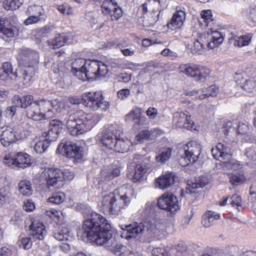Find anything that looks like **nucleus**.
<instances>
[{
    "label": "nucleus",
    "mask_w": 256,
    "mask_h": 256,
    "mask_svg": "<svg viewBox=\"0 0 256 256\" xmlns=\"http://www.w3.org/2000/svg\"><path fill=\"white\" fill-rule=\"evenodd\" d=\"M110 224L106 218L96 212H92L84 222L78 236L84 240L102 246L119 256H128L130 252L128 248L112 238Z\"/></svg>",
    "instance_id": "nucleus-1"
},
{
    "label": "nucleus",
    "mask_w": 256,
    "mask_h": 256,
    "mask_svg": "<svg viewBox=\"0 0 256 256\" xmlns=\"http://www.w3.org/2000/svg\"><path fill=\"white\" fill-rule=\"evenodd\" d=\"M18 59L22 65L20 70L21 80L26 86L30 85L32 78L35 74L38 62L39 54L38 52L29 48L20 50Z\"/></svg>",
    "instance_id": "nucleus-2"
},
{
    "label": "nucleus",
    "mask_w": 256,
    "mask_h": 256,
    "mask_svg": "<svg viewBox=\"0 0 256 256\" xmlns=\"http://www.w3.org/2000/svg\"><path fill=\"white\" fill-rule=\"evenodd\" d=\"M94 116L83 111H76L66 118V126L72 136L82 134L90 130L95 124Z\"/></svg>",
    "instance_id": "nucleus-3"
},
{
    "label": "nucleus",
    "mask_w": 256,
    "mask_h": 256,
    "mask_svg": "<svg viewBox=\"0 0 256 256\" xmlns=\"http://www.w3.org/2000/svg\"><path fill=\"white\" fill-rule=\"evenodd\" d=\"M130 202V198L127 192L123 194L110 192L103 196L101 204L104 210L110 216H116L119 214Z\"/></svg>",
    "instance_id": "nucleus-4"
},
{
    "label": "nucleus",
    "mask_w": 256,
    "mask_h": 256,
    "mask_svg": "<svg viewBox=\"0 0 256 256\" xmlns=\"http://www.w3.org/2000/svg\"><path fill=\"white\" fill-rule=\"evenodd\" d=\"M70 102L72 104L82 103L94 110L100 109L106 111L110 106L109 103L104 100L100 92H88L82 98L76 96L71 97L70 98Z\"/></svg>",
    "instance_id": "nucleus-5"
},
{
    "label": "nucleus",
    "mask_w": 256,
    "mask_h": 256,
    "mask_svg": "<svg viewBox=\"0 0 256 256\" xmlns=\"http://www.w3.org/2000/svg\"><path fill=\"white\" fill-rule=\"evenodd\" d=\"M108 72L107 66L103 63L100 64L97 61L87 60L84 70L80 79L84 80L100 79L106 77Z\"/></svg>",
    "instance_id": "nucleus-6"
},
{
    "label": "nucleus",
    "mask_w": 256,
    "mask_h": 256,
    "mask_svg": "<svg viewBox=\"0 0 256 256\" xmlns=\"http://www.w3.org/2000/svg\"><path fill=\"white\" fill-rule=\"evenodd\" d=\"M56 152L68 158H73L76 160H80L84 154L82 146L66 140H63L58 145Z\"/></svg>",
    "instance_id": "nucleus-7"
},
{
    "label": "nucleus",
    "mask_w": 256,
    "mask_h": 256,
    "mask_svg": "<svg viewBox=\"0 0 256 256\" xmlns=\"http://www.w3.org/2000/svg\"><path fill=\"white\" fill-rule=\"evenodd\" d=\"M44 174L49 188L52 186L58 189L64 186L63 172L60 170L56 168H46Z\"/></svg>",
    "instance_id": "nucleus-8"
},
{
    "label": "nucleus",
    "mask_w": 256,
    "mask_h": 256,
    "mask_svg": "<svg viewBox=\"0 0 256 256\" xmlns=\"http://www.w3.org/2000/svg\"><path fill=\"white\" fill-rule=\"evenodd\" d=\"M181 71L196 81L204 82L210 74V70L204 66L194 64L186 65Z\"/></svg>",
    "instance_id": "nucleus-9"
},
{
    "label": "nucleus",
    "mask_w": 256,
    "mask_h": 256,
    "mask_svg": "<svg viewBox=\"0 0 256 256\" xmlns=\"http://www.w3.org/2000/svg\"><path fill=\"white\" fill-rule=\"evenodd\" d=\"M158 206L162 210L174 214L179 209L178 198L172 194H164L158 199Z\"/></svg>",
    "instance_id": "nucleus-10"
},
{
    "label": "nucleus",
    "mask_w": 256,
    "mask_h": 256,
    "mask_svg": "<svg viewBox=\"0 0 256 256\" xmlns=\"http://www.w3.org/2000/svg\"><path fill=\"white\" fill-rule=\"evenodd\" d=\"M123 230L122 236L127 240L146 236L144 222H134L130 224L122 225Z\"/></svg>",
    "instance_id": "nucleus-11"
},
{
    "label": "nucleus",
    "mask_w": 256,
    "mask_h": 256,
    "mask_svg": "<svg viewBox=\"0 0 256 256\" xmlns=\"http://www.w3.org/2000/svg\"><path fill=\"white\" fill-rule=\"evenodd\" d=\"M32 97L29 96H23L20 97L18 95H14L12 98V105L8 106L4 110L7 117L12 118L16 114L18 108H24L30 104Z\"/></svg>",
    "instance_id": "nucleus-12"
},
{
    "label": "nucleus",
    "mask_w": 256,
    "mask_h": 256,
    "mask_svg": "<svg viewBox=\"0 0 256 256\" xmlns=\"http://www.w3.org/2000/svg\"><path fill=\"white\" fill-rule=\"evenodd\" d=\"M184 159L187 160L186 164L196 162L202 150L201 146L196 141H191L184 146Z\"/></svg>",
    "instance_id": "nucleus-13"
},
{
    "label": "nucleus",
    "mask_w": 256,
    "mask_h": 256,
    "mask_svg": "<svg viewBox=\"0 0 256 256\" xmlns=\"http://www.w3.org/2000/svg\"><path fill=\"white\" fill-rule=\"evenodd\" d=\"M24 96H29L32 97L30 104L26 106V114L28 118H32L34 120H40L44 118V114L42 113L38 104V101L34 100V96L32 95L28 94Z\"/></svg>",
    "instance_id": "nucleus-14"
},
{
    "label": "nucleus",
    "mask_w": 256,
    "mask_h": 256,
    "mask_svg": "<svg viewBox=\"0 0 256 256\" xmlns=\"http://www.w3.org/2000/svg\"><path fill=\"white\" fill-rule=\"evenodd\" d=\"M102 11L104 15L122 16V11L115 0H104L102 5Z\"/></svg>",
    "instance_id": "nucleus-15"
},
{
    "label": "nucleus",
    "mask_w": 256,
    "mask_h": 256,
    "mask_svg": "<svg viewBox=\"0 0 256 256\" xmlns=\"http://www.w3.org/2000/svg\"><path fill=\"white\" fill-rule=\"evenodd\" d=\"M160 0H146L139 10L142 12L143 14L156 15L159 16L161 10Z\"/></svg>",
    "instance_id": "nucleus-16"
},
{
    "label": "nucleus",
    "mask_w": 256,
    "mask_h": 256,
    "mask_svg": "<svg viewBox=\"0 0 256 256\" xmlns=\"http://www.w3.org/2000/svg\"><path fill=\"white\" fill-rule=\"evenodd\" d=\"M120 130H116L114 132L113 128L110 126L102 131V134H99L98 136V138L100 140L104 146L110 149H112L114 148V143L116 141V134H118Z\"/></svg>",
    "instance_id": "nucleus-17"
},
{
    "label": "nucleus",
    "mask_w": 256,
    "mask_h": 256,
    "mask_svg": "<svg viewBox=\"0 0 256 256\" xmlns=\"http://www.w3.org/2000/svg\"><path fill=\"white\" fill-rule=\"evenodd\" d=\"M202 34L206 37V42L208 49L218 47L222 43L224 40V36L223 34L218 30H211L210 32Z\"/></svg>",
    "instance_id": "nucleus-18"
},
{
    "label": "nucleus",
    "mask_w": 256,
    "mask_h": 256,
    "mask_svg": "<svg viewBox=\"0 0 256 256\" xmlns=\"http://www.w3.org/2000/svg\"><path fill=\"white\" fill-rule=\"evenodd\" d=\"M17 78L22 82V79L20 76L17 75L16 72L12 71V64L8 62L4 63L2 68H0V79L2 80H16Z\"/></svg>",
    "instance_id": "nucleus-19"
},
{
    "label": "nucleus",
    "mask_w": 256,
    "mask_h": 256,
    "mask_svg": "<svg viewBox=\"0 0 256 256\" xmlns=\"http://www.w3.org/2000/svg\"><path fill=\"white\" fill-rule=\"evenodd\" d=\"M224 128L223 132L225 136H227L232 133L244 134L248 130V126L244 124L238 125L236 122L234 123L232 122H228L226 124Z\"/></svg>",
    "instance_id": "nucleus-20"
},
{
    "label": "nucleus",
    "mask_w": 256,
    "mask_h": 256,
    "mask_svg": "<svg viewBox=\"0 0 256 256\" xmlns=\"http://www.w3.org/2000/svg\"><path fill=\"white\" fill-rule=\"evenodd\" d=\"M120 174V170L116 166H110L101 171L100 181L103 182H109Z\"/></svg>",
    "instance_id": "nucleus-21"
},
{
    "label": "nucleus",
    "mask_w": 256,
    "mask_h": 256,
    "mask_svg": "<svg viewBox=\"0 0 256 256\" xmlns=\"http://www.w3.org/2000/svg\"><path fill=\"white\" fill-rule=\"evenodd\" d=\"M174 180V174L172 172H168L162 175L156 180V186L160 189L165 190L173 184Z\"/></svg>",
    "instance_id": "nucleus-22"
},
{
    "label": "nucleus",
    "mask_w": 256,
    "mask_h": 256,
    "mask_svg": "<svg viewBox=\"0 0 256 256\" xmlns=\"http://www.w3.org/2000/svg\"><path fill=\"white\" fill-rule=\"evenodd\" d=\"M48 45L53 49H56L64 46L65 44H70L72 42V38L70 34H58L52 41H48Z\"/></svg>",
    "instance_id": "nucleus-23"
},
{
    "label": "nucleus",
    "mask_w": 256,
    "mask_h": 256,
    "mask_svg": "<svg viewBox=\"0 0 256 256\" xmlns=\"http://www.w3.org/2000/svg\"><path fill=\"white\" fill-rule=\"evenodd\" d=\"M38 101L41 111H42V113L44 114V118H52L54 114V110H56L54 108L56 106L54 103L56 102L47 100H40Z\"/></svg>",
    "instance_id": "nucleus-24"
},
{
    "label": "nucleus",
    "mask_w": 256,
    "mask_h": 256,
    "mask_svg": "<svg viewBox=\"0 0 256 256\" xmlns=\"http://www.w3.org/2000/svg\"><path fill=\"white\" fill-rule=\"evenodd\" d=\"M20 138V137L16 135L15 131L12 128H8L4 130L0 134V141L4 146H8Z\"/></svg>",
    "instance_id": "nucleus-25"
},
{
    "label": "nucleus",
    "mask_w": 256,
    "mask_h": 256,
    "mask_svg": "<svg viewBox=\"0 0 256 256\" xmlns=\"http://www.w3.org/2000/svg\"><path fill=\"white\" fill-rule=\"evenodd\" d=\"M206 37L203 34H200L191 48V52L194 54H202L206 50H209L207 46Z\"/></svg>",
    "instance_id": "nucleus-26"
},
{
    "label": "nucleus",
    "mask_w": 256,
    "mask_h": 256,
    "mask_svg": "<svg viewBox=\"0 0 256 256\" xmlns=\"http://www.w3.org/2000/svg\"><path fill=\"white\" fill-rule=\"evenodd\" d=\"M30 234L34 239L36 240H42L46 232L45 226L43 224L38 222H32L30 226Z\"/></svg>",
    "instance_id": "nucleus-27"
},
{
    "label": "nucleus",
    "mask_w": 256,
    "mask_h": 256,
    "mask_svg": "<svg viewBox=\"0 0 256 256\" xmlns=\"http://www.w3.org/2000/svg\"><path fill=\"white\" fill-rule=\"evenodd\" d=\"M220 218L219 214L212 211H208L203 215L202 223L204 227L208 228L214 224Z\"/></svg>",
    "instance_id": "nucleus-28"
},
{
    "label": "nucleus",
    "mask_w": 256,
    "mask_h": 256,
    "mask_svg": "<svg viewBox=\"0 0 256 256\" xmlns=\"http://www.w3.org/2000/svg\"><path fill=\"white\" fill-rule=\"evenodd\" d=\"M122 133V132L120 131L119 132L118 134L116 133V134L115 136L116 140L114 143V146L112 149L118 152L124 153L128 150V144L124 140V138H121V134Z\"/></svg>",
    "instance_id": "nucleus-29"
},
{
    "label": "nucleus",
    "mask_w": 256,
    "mask_h": 256,
    "mask_svg": "<svg viewBox=\"0 0 256 256\" xmlns=\"http://www.w3.org/2000/svg\"><path fill=\"white\" fill-rule=\"evenodd\" d=\"M86 62L87 60L82 58H78L72 64V70L76 76L80 77V75L84 70Z\"/></svg>",
    "instance_id": "nucleus-30"
},
{
    "label": "nucleus",
    "mask_w": 256,
    "mask_h": 256,
    "mask_svg": "<svg viewBox=\"0 0 256 256\" xmlns=\"http://www.w3.org/2000/svg\"><path fill=\"white\" fill-rule=\"evenodd\" d=\"M232 36L230 38V42H234V44L235 46L238 47H242L248 46L251 41L252 37L249 35H244L238 36L236 35H233L232 34Z\"/></svg>",
    "instance_id": "nucleus-31"
},
{
    "label": "nucleus",
    "mask_w": 256,
    "mask_h": 256,
    "mask_svg": "<svg viewBox=\"0 0 256 256\" xmlns=\"http://www.w3.org/2000/svg\"><path fill=\"white\" fill-rule=\"evenodd\" d=\"M144 223L145 230H146V235L151 232L156 233L162 228V224L158 220H153L146 222Z\"/></svg>",
    "instance_id": "nucleus-32"
},
{
    "label": "nucleus",
    "mask_w": 256,
    "mask_h": 256,
    "mask_svg": "<svg viewBox=\"0 0 256 256\" xmlns=\"http://www.w3.org/2000/svg\"><path fill=\"white\" fill-rule=\"evenodd\" d=\"M18 190L23 196H30L32 192L30 182L27 180H20L18 184Z\"/></svg>",
    "instance_id": "nucleus-33"
},
{
    "label": "nucleus",
    "mask_w": 256,
    "mask_h": 256,
    "mask_svg": "<svg viewBox=\"0 0 256 256\" xmlns=\"http://www.w3.org/2000/svg\"><path fill=\"white\" fill-rule=\"evenodd\" d=\"M16 161V166L24 168L30 164V156L26 153L18 152L14 156Z\"/></svg>",
    "instance_id": "nucleus-34"
},
{
    "label": "nucleus",
    "mask_w": 256,
    "mask_h": 256,
    "mask_svg": "<svg viewBox=\"0 0 256 256\" xmlns=\"http://www.w3.org/2000/svg\"><path fill=\"white\" fill-rule=\"evenodd\" d=\"M70 228L67 226H62L54 234V238L59 241L67 240L69 238Z\"/></svg>",
    "instance_id": "nucleus-35"
},
{
    "label": "nucleus",
    "mask_w": 256,
    "mask_h": 256,
    "mask_svg": "<svg viewBox=\"0 0 256 256\" xmlns=\"http://www.w3.org/2000/svg\"><path fill=\"white\" fill-rule=\"evenodd\" d=\"M149 166L146 163L138 164L136 166L134 174V182H136L142 178L147 172Z\"/></svg>",
    "instance_id": "nucleus-36"
},
{
    "label": "nucleus",
    "mask_w": 256,
    "mask_h": 256,
    "mask_svg": "<svg viewBox=\"0 0 256 256\" xmlns=\"http://www.w3.org/2000/svg\"><path fill=\"white\" fill-rule=\"evenodd\" d=\"M155 137L156 136L152 130H143L136 136V139L140 142H143L145 140H153Z\"/></svg>",
    "instance_id": "nucleus-37"
},
{
    "label": "nucleus",
    "mask_w": 256,
    "mask_h": 256,
    "mask_svg": "<svg viewBox=\"0 0 256 256\" xmlns=\"http://www.w3.org/2000/svg\"><path fill=\"white\" fill-rule=\"evenodd\" d=\"M23 2V0H5L3 2L2 6L8 10H12L18 8Z\"/></svg>",
    "instance_id": "nucleus-38"
},
{
    "label": "nucleus",
    "mask_w": 256,
    "mask_h": 256,
    "mask_svg": "<svg viewBox=\"0 0 256 256\" xmlns=\"http://www.w3.org/2000/svg\"><path fill=\"white\" fill-rule=\"evenodd\" d=\"M12 199V193L10 186H4L0 189V202H2V204L4 202H9Z\"/></svg>",
    "instance_id": "nucleus-39"
},
{
    "label": "nucleus",
    "mask_w": 256,
    "mask_h": 256,
    "mask_svg": "<svg viewBox=\"0 0 256 256\" xmlns=\"http://www.w3.org/2000/svg\"><path fill=\"white\" fill-rule=\"evenodd\" d=\"M18 30L15 26H6L4 25L2 32L0 34H2V38H12L17 35Z\"/></svg>",
    "instance_id": "nucleus-40"
},
{
    "label": "nucleus",
    "mask_w": 256,
    "mask_h": 256,
    "mask_svg": "<svg viewBox=\"0 0 256 256\" xmlns=\"http://www.w3.org/2000/svg\"><path fill=\"white\" fill-rule=\"evenodd\" d=\"M126 116L127 118H132L138 125L142 124L144 118L140 116V109L132 110Z\"/></svg>",
    "instance_id": "nucleus-41"
},
{
    "label": "nucleus",
    "mask_w": 256,
    "mask_h": 256,
    "mask_svg": "<svg viewBox=\"0 0 256 256\" xmlns=\"http://www.w3.org/2000/svg\"><path fill=\"white\" fill-rule=\"evenodd\" d=\"M188 184L190 188L192 190L196 189L199 188H203L208 183V179L207 176H202L198 178V180L194 182H190Z\"/></svg>",
    "instance_id": "nucleus-42"
},
{
    "label": "nucleus",
    "mask_w": 256,
    "mask_h": 256,
    "mask_svg": "<svg viewBox=\"0 0 256 256\" xmlns=\"http://www.w3.org/2000/svg\"><path fill=\"white\" fill-rule=\"evenodd\" d=\"M219 88L216 85H212L208 88H204L202 92L203 94L202 96H200V99H204V96H216L218 94Z\"/></svg>",
    "instance_id": "nucleus-43"
},
{
    "label": "nucleus",
    "mask_w": 256,
    "mask_h": 256,
    "mask_svg": "<svg viewBox=\"0 0 256 256\" xmlns=\"http://www.w3.org/2000/svg\"><path fill=\"white\" fill-rule=\"evenodd\" d=\"M52 70L54 73L58 74L62 78L67 76L68 74V70L66 68L62 62H60L58 64L53 65Z\"/></svg>",
    "instance_id": "nucleus-44"
},
{
    "label": "nucleus",
    "mask_w": 256,
    "mask_h": 256,
    "mask_svg": "<svg viewBox=\"0 0 256 256\" xmlns=\"http://www.w3.org/2000/svg\"><path fill=\"white\" fill-rule=\"evenodd\" d=\"M241 88L246 91L251 92L256 88V80L254 78L246 79Z\"/></svg>",
    "instance_id": "nucleus-45"
},
{
    "label": "nucleus",
    "mask_w": 256,
    "mask_h": 256,
    "mask_svg": "<svg viewBox=\"0 0 256 256\" xmlns=\"http://www.w3.org/2000/svg\"><path fill=\"white\" fill-rule=\"evenodd\" d=\"M172 149L168 148L162 150L160 154L156 156V160L161 163L165 162L168 160L172 156Z\"/></svg>",
    "instance_id": "nucleus-46"
},
{
    "label": "nucleus",
    "mask_w": 256,
    "mask_h": 256,
    "mask_svg": "<svg viewBox=\"0 0 256 256\" xmlns=\"http://www.w3.org/2000/svg\"><path fill=\"white\" fill-rule=\"evenodd\" d=\"M50 142L49 140H46V138L42 140L37 142L34 146V151L38 154L44 152L48 147Z\"/></svg>",
    "instance_id": "nucleus-47"
},
{
    "label": "nucleus",
    "mask_w": 256,
    "mask_h": 256,
    "mask_svg": "<svg viewBox=\"0 0 256 256\" xmlns=\"http://www.w3.org/2000/svg\"><path fill=\"white\" fill-rule=\"evenodd\" d=\"M186 17H172L170 22H168L167 25L170 29L174 30L180 28L182 26L184 20H185Z\"/></svg>",
    "instance_id": "nucleus-48"
},
{
    "label": "nucleus",
    "mask_w": 256,
    "mask_h": 256,
    "mask_svg": "<svg viewBox=\"0 0 256 256\" xmlns=\"http://www.w3.org/2000/svg\"><path fill=\"white\" fill-rule=\"evenodd\" d=\"M28 14L30 16H41L44 14V10L40 6H32L28 8Z\"/></svg>",
    "instance_id": "nucleus-49"
},
{
    "label": "nucleus",
    "mask_w": 256,
    "mask_h": 256,
    "mask_svg": "<svg viewBox=\"0 0 256 256\" xmlns=\"http://www.w3.org/2000/svg\"><path fill=\"white\" fill-rule=\"evenodd\" d=\"M66 199V196L62 192L54 194L48 198V202L56 204H60L63 202Z\"/></svg>",
    "instance_id": "nucleus-50"
},
{
    "label": "nucleus",
    "mask_w": 256,
    "mask_h": 256,
    "mask_svg": "<svg viewBox=\"0 0 256 256\" xmlns=\"http://www.w3.org/2000/svg\"><path fill=\"white\" fill-rule=\"evenodd\" d=\"M218 148L220 150V154H222V160H229L231 156L230 148L222 143L218 144Z\"/></svg>",
    "instance_id": "nucleus-51"
},
{
    "label": "nucleus",
    "mask_w": 256,
    "mask_h": 256,
    "mask_svg": "<svg viewBox=\"0 0 256 256\" xmlns=\"http://www.w3.org/2000/svg\"><path fill=\"white\" fill-rule=\"evenodd\" d=\"M61 130L49 127V130L47 132L46 135V140H49L50 142L56 140Z\"/></svg>",
    "instance_id": "nucleus-52"
},
{
    "label": "nucleus",
    "mask_w": 256,
    "mask_h": 256,
    "mask_svg": "<svg viewBox=\"0 0 256 256\" xmlns=\"http://www.w3.org/2000/svg\"><path fill=\"white\" fill-rule=\"evenodd\" d=\"M187 114L184 112L175 113L174 117V120L176 122L177 125L180 127H183L185 122L186 120Z\"/></svg>",
    "instance_id": "nucleus-53"
},
{
    "label": "nucleus",
    "mask_w": 256,
    "mask_h": 256,
    "mask_svg": "<svg viewBox=\"0 0 256 256\" xmlns=\"http://www.w3.org/2000/svg\"><path fill=\"white\" fill-rule=\"evenodd\" d=\"M223 164L224 166L228 170H236L242 168L240 164L234 160L224 162Z\"/></svg>",
    "instance_id": "nucleus-54"
},
{
    "label": "nucleus",
    "mask_w": 256,
    "mask_h": 256,
    "mask_svg": "<svg viewBox=\"0 0 256 256\" xmlns=\"http://www.w3.org/2000/svg\"><path fill=\"white\" fill-rule=\"evenodd\" d=\"M176 256H186L187 246L185 242H180L176 246Z\"/></svg>",
    "instance_id": "nucleus-55"
},
{
    "label": "nucleus",
    "mask_w": 256,
    "mask_h": 256,
    "mask_svg": "<svg viewBox=\"0 0 256 256\" xmlns=\"http://www.w3.org/2000/svg\"><path fill=\"white\" fill-rule=\"evenodd\" d=\"M230 204L233 206L238 208V207L242 206V198L238 194H234L229 200Z\"/></svg>",
    "instance_id": "nucleus-56"
},
{
    "label": "nucleus",
    "mask_w": 256,
    "mask_h": 256,
    "mask_svg": "<svg viewBox=\"0 0 256 256\" xmlns=\"http://www.w3.org/2000/svg\"><path fill=\"white\" fill-rule=\"evenodd\" d=\"M18 245L20 247L24 249L27 250L31 248L32 246V242L30 238H22L18 242Z\"/></svg>",
    "instance_id": "nucleus-57"
},
{
    "label": "nucleus",
    "mask_w": 256,
    "mask_h": 256,
    "mask_svg": "<svg viewBox=\"0 0 256 256\" xmlns=\"http://www.w3.org/2000/svg\"><path fill=\"white\" fill-rule=\"evenodd\" d=\"M58 10L63 14L70 15L72 12V7L66 4L58 6Z\"/></svg>",
    "instance_id": "nucleus-58"
},
{
    "label": "nucleus",
    "mask_w": 256,
    "mask_h": 256,
    "mask_svg": "<svg viewBox=\"0 0 256 256\" xmlns=\"http://www.w3.org/2000/svg\"><path fill=\"white\" fill-rule=\"evenodd\" d=\"M121 44H122L118 40H114L103 44L102 45V48L108 50L112 48L118 47Z\"/></svg>",
    "instance_id": "nucleus-59"
},
{
    "label": "nucleus",
    "mask_w": 256,
    "mask_h": 256,
    "mask_svg": "<svg viewBox=\"0 0 256 256\" xmlns=\"http://www.w3.org/2000/svg\"><path fill=\"white\" fill-rule=\"evenodd\" d=\"M244 176L240 174H233L230 176V182L231 184L236 186L241 183L244 180Z\"/></svg>",
    "instance_id": "nucleus-60"
},
{
    "label": "nucleus",
    "mask_w": 256,
    "mask_h": 256,
    "mask_svg": "<svg viewBox=\"0 0 256 256\" xmlns=\"http://www.w3.org/2000/svg\"><path fill=\"white\" fill-rule=\"evenodd\" d=\"M155 204L147 203L144 210V213L146 216H152L154 212Z\"/></svg>",
    "instance_id": "nucleus-61"
},
{
    "label": "nucleus",
    "mask_w": 256,
    "mask_h": 256,
    "mask_svg": "<svg viewBox=\"0 0 256 256\" xmlns=\"http://www.w3.org/2000/svg\"><path fill=\"white\" fill-rule=\"evenodd\" d=\"M62 124L58 120H52L50 121L49 127L55 128L59 130H62Z\"/></svg>",
    "instance_id": "nucleus-62"
},
{
    "label": "nucleus",
    "mask_w": 256,
    "mask_h": 256,
    "mask_svg": "<svg viewBox=\"0 0 256 256\" xmlns=\"http://www.w3.org/2000/svg\"><path fill=\"white\" fill-rule=\"evenodd\" d=\"M54 29L53 26H46L40 30V34L42 37H46Z\"/></svg>",
    "instance_id": "nucleus-63"
},
{
    "label": "nucleus",
    "mask_w": 256,
    "mask_h": 256,
    "mask_svg": "<svg viewBox=\"0 0 256 256\" xmlns=\"http://www.w3.org/2000/svg\"><path fill=\"white\" fill-rule=\"evenodd\" d=\"M153 256H166L167 253L164 248H156L153 249L152 251Z\"/></svg>",
    "instance_id": "nucleus-64"
}]
</instances>
